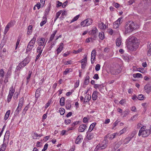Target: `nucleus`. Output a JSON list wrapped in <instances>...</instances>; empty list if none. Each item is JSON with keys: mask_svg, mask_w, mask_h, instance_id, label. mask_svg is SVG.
Wrapping results in <instances>:
<instances>
[{"mask_svg": "<svg viewBox=\"0 0 151 151\" xmlns=\"http://www.w3.org/2000/svg\"><path fill=\"white\" fill-rule=\"evenodd\" d=\"M10 113V111L9 110L6 112V114L5 115L4 119L5 120H7L8 118Z\"/></svg>", "mask_w": 151, "mask_h": 151, "instance_id": "72a5a7b5", "label": "nucleus"}, {"mask_svg": "<svg viewBox=\"0 0 151 151\" xmlns=\"http://www.w3.org/2000/svg\"><path fill=\"white\" fill-rule=\"evenodd\" d=\"M23 61L24 63H26V65L29 63L30 61V59L29 57H27Z\"/></svg>", "mask_w": 151, "mask_h": 151, "instance_id": "a19ab883", "label": "nucleus"}, {"mask_svg": "<svg viewBox=\"0 0 151 151\" xmlns=\"http://www.w3.org/2000/svg\"><path fill=\"white\" fill-rule=\"evenodd\" d=\"M71 122V121L70 119H65V120L64 123L66 125H68Z\"/></svg>", "mask_w": 151, "mask_h": 151, "instance_id": "6e6d98bb", "label": "nucleus"}, {"mask_svg": "<svg viewBox=\"0 0 151 151\" xmlns=\"http://www.w3.org/2000/svg\"><path fill=\"white\" fill-rule=\"evenodd\" d=\"M89 77L88 75L86 76V79L84 80V84L85 85H88L89 82Z\"/></svg>", "mask_w": 151, "mask_h": 151, "instance_id": "cd10ccee", "label": "nucleus"}, {"mask_svg": "<svg viewBox=\"0 0 151 151\" xmlns=\"http://www.w3.org/2000/svg\"><path fill=\"white\" fill-rule=\"evenodd\" d=\"M9 27L8 26H7L6 25V27L5 28L4 32V35L6 34V33L9 31Z\"/></svg>", "mask_w": 151, "mask_h": 151, "instance_id": "864d4df0", "label": "nucleus"}, {"mask_svg": "<svg viewBox=\"0 0 151 151\" xmlns=\"http://www.w3.org/2000/svg\"><path fill=\"white\" fill-rule=\"evenodd\" d=\"M117 133H114L111 134H109V139H112L115 138L116 134H117Z\"/></svg>", "mask_w": 151, "mask_h": 151, "instance_id": "ea45409f", "label": "nucleus"}, {"mask_svg": "<svg viewBox=\"0 0 151 151\" xmlns=\"http://www.w3.org/2000/svg\"><path fill=\"white\" fill-rule=\"evenodd\" d=\"M122 144V141H119L115 145V146L114 147V149L115 150L117 149L120 147Z\"/></svg>", "mask_w": 151, "mask_h": 151, "instance_id": "7c9ffc66", "label": "nucleus"}, {"mask_svg": "<svg viewBox=\"0 0 151 151\" xmlns=\"http://www.w3.org/2000/svg\"><path fill=\"white\" fill-rule=\"evenodd\" d=\"M10 73L9 71H8L5 76V78L8 79L10 77Z\"/></svg>", "mask_w": 151, "mask_h": 151, "instance_id": "4d7b16f0", "label": "nucleus"}, {"mask_svg": "<svg viewBox=\"0 0 151 151\" xmlns=\"http://www.w3.org/2000/svg\"><path fill=\"white\" fill-rule=\"evenodd\" d=\"M32 27L31 25H29L28 27L27 33L28 35L30 34L32 32Z\"/></svg>", "mask_w": 151, "mask_h": 151, "instance_id": "4c0bfd02", "label": "nucleus"}, {"mask_svg": "<svg viewBox=\"0 0 151 151\" xmlns=\"http://www.w3.org/2000/svg\"><path fill=\"white\" fill-rule=\"evenodd\" d=\"M121 43V38L119 37L116 40V44L117 46H119Z\"/></svg>", "mask_w": 151, "mask_h": 151, "instance_id": "b1692460", "label": "nucleus"}, {"mask_svg": "<svg viewBox=\"0 0 151 151\" xmlns=\"http://www.w3.org/2000/svg\"><path fill=\"white\" fill-rule=\"evenodd\" d=\"M122 18L121 17L114 23L113 27L114 28H117L119 27V25L122 23L121 20Z\"/></svg>", "mask_w": 151, "mask_h": 151, "instance_id": "0eeeda50", "label": "nucleus"}, {"mask_svg": "<svg viewBox=\"0 0 151 151\" xmlns=\"http://www.w3.org/2000/svg\"><path fill=\"white\" fill-rule=\"evenodd\" d=\"M129 111L128 109L126 110L123 112V117L129 114Z\"/></svg>", "mask_w": 151, "mask_h": 151, "instance_id": "49530a36", "label": "nucleus"}, {"mask_svg": "<svg viewBox=\"0 0 151 151\" xmlns=\"http://www.w3.org/2000/svg\"><path fill=\"white\" fill-rule=\"evenodd\" d=\"M91 98V95H86L84 99V103L85 104L88 102Z\"/></svg>", "mask_w": 151, "mask_h": 151, "instance_id": "aec40b11", "label": "nucleus"}, {"mask_svg": "<svg viewBox=\"0 0 151 151\" xmlns=\"http://www.w3.org/2000/svg\"><path fill=\"white\" fill-rule=\"evenodd\" d=\"M37 53H38V54L37 55L35 60V61H36L37 60L39 59V57L41 55L42 53V52H37Z\"/></svg>", "mask_w": 151, "mask_h": 151, "instance_id": "bf43d9fd", "label": "nucleus"}, {"mask_svg": "<svg viewBox=\"0 0 151 151\" xmlns=\"http://www.w3.org/2000/svg\"><path fill=\"white\" fill-rule=\"evenodd\" d=\"M37 37V35H35L32 39L29 42L27 48L26 52L31 51L34 47L35 44L36 40V38Z\"/></svg>", "mask_w": 151, "mask_h": 151, "instance_id": "7ed1b4c3", "label": "nucleus"}, {"mask_svg": "<svg viewBox=\"0 0 151 151\" xmlns=\"http://www.w3.org/2000/svg\"><path fill=\"white\" fill-rule=\"evenodd\" d=\"M63 47V43H61L59 45V47L56 50L57 53L58 55L61 52Z\"/></svg>", "mask_w": 151, "mask_h": 151, "instance_id": "ddd939ff", "label": "nucleus"}, {"mask_svg": "<svg viewBox=\"0 0 151 151\" xmlns=\"http://www.w3.org/2000/svg\"><path fill=\"white\" fill-rule=\"evenodd\" d=\"M133 137V136H132V137H127L126 138V139H125V140H124V141H126L125 142V143H124V144H127L128 143V142H129L131 140V139Z\"/></svg>", "mask_w": 151, "mask_h": 151, "instance_id": "c9c22d12", "label": "nucleus"}, {"mask_svg": "<svg viewBox=\"0 0 151 151\" xmlns=\"http://www.w3.org/2000/svg\"><path fill=\"white\" fill-rule=\"evenodd\" d=\"M96 123H93L90 126L88 130V132H90L93 129L94 127L96 125Z\"/></svg>", "mask_w": 151, "mask_h": 151, "instance_id": "4be33fe9", "label": "nucleus"}, {"mask_svg": "<svg viewBox=\"0 0 151 151\" xmlns=\"http://www.w3.org/2000/svg\"><path fill=\"white\" fill-rule=\"evenodd\" d=\"M48 144L47 143H46L44 145V148L42 150V151H45L47 148L48 146Z\"/></svg>", "mask_w": 151, "mask_h": 151, "instance_id": "13d9d810", "label": "nucleus"}, {"mask_svg": "<svg viewBox=\"0 0 151 151\" xmlns=\"http://www.w3.org/2000/svg\"><path fill=\"white\" fill-rule=\"evenodd\" d=\"M146 129V126H143L142 127H141V128L140 129L139 133H138V136H140L141 135H142V132L144 131V130H145Z\"/></svg>", "mask_w": 151, "mask_h": 151, "instance_id": "412c9836", "label": "nucleus"}, {"mask_svg": "<svg viewBox=\"0 0 151 151\" xmlns=\"http://www.w3.org/2000/svg\"><path fill=\"white\" fill-rule=\"evenodd\" d=\"M13 95H8L7 98V102L9 103L11 100Z\"/></svg>", "mask_w": 151, "mask_h": 151, "instance_id": "052dcab7", "label": "nucleus"}, {"mask_svg": "<svg viewBox=\"0 0 151 151\" xmlns=\"http://www.w3.org/2000/svg\"><path fill=\"white\" fill-rule=\"evenodd\" d=\"M84 57L81 61V67L83 69H84L86 64L87 62V56L86 55H84Z\"/></svg>", "mask_w": 151, "mask_h": 151, "instance_id": "6e6552de", "label": "nucleus"}, {"mask_svg": "<svg viewBox=\"0 0 151 151\" xmlns=\"http://www.w3.org/2000/svg\"><path fill=\"white\" fill-rule=\"evenodd\" d=\"M145 90L147 93H149L151 91V86L150 84L146 85L145 87Z\"/></svg>", "mask_w": 151, "mask_h": 151, "instance_id": "9d476101", "label": "nucleus"}, {"mask_svg": "<svg viewBox=\"0 0 151 151\" xmlns=\"http://www.w3.org/2000/svg\"><path fill=\"white\" fill-rule=\"evenodd\" d=\"M86 26H88L91 25L92 23V20L91 19H87L85 20Z\"/></svg>", "mask_w": 151, "mask_h": 151, "instance_id": "a211bd4d", "label": "nucleus"}, {"mask_svg": "<svg viewBox=\"0 0 151 151\" xmlns=\"http://www.w3.org/2000/svg\"><path fill=\"white\" fill-rule=\"evenodd\" d=\"M24 100V98H22L20 100L18 106L14 112L15 115H17L19 113V111L21 110V108H22L23 105V102Z\"/></svg>", "mask_w": 151, "mask_h": 151, "instance_id": "20e7f679", "label": "nucleus"}, {"mask_svg": "<svg viewBox=\"0 0 151 151\" xmlns=\"http://www.w3.org/2000/svg\"><path fill=\"white\" fill-rule=\"evenodd\" d=\"M79 81L78 80L75 84V87L76 88L78 87L79 85Z\"/></svg>", "mask_w": 151, "mask_h": 151, "instance_id": "69168bd1", "label": "nucleus"}, {"mask_svg": "<svg viewBox=\"0 0 151 151\" xmlns=\"http://www.w3.org/2000/svg\"><path fill=\"white\" fill-rule=\"evenodd\" d=\"M122 71V69L119 67L117 69H114L112 72V73L113 75H117L121 72Z\"/></svg>", "mask_w": 151, "mask_h": 151, "instance_id": "2eb2a0df", "label": "nucleus"}, {"mask_svg": "<svg viewBox=\"0 0 151 151\" xmlns=\"http://www.w3.org/2000/svg\"><path fill=\"white\" fill-rule=\"evenodd\" d=\"M9 137V130H7L6 131L5 135H4V139L6 138L8 140Z\"/></svg>", "mask_w": 151, "mask_h": 151, "instance_id": "473e14b6", "label": "nucleus"}, {"mask_svg": "<svg viewBox=\"0 0 151 151\" xmlns=\"http://www.w3.org/2000/svg\"><path fill=\"white\" fill-rule=\"evenodd\" d=\"M82 137L81 135H79L77 137L75 142L76 144H78L81 142L82 140L83 139V138L81 137Z\"/></svg>", "mask_w": 151, "mask_h": 151, "instance_id": "f3484780", "label": "nucleus"}, {"mask_svg": "<svg viewBox=\"0 0 151 151\" xmlns=\"http://www.w3.org/2000/svg\"><path fill=\"white\" fill-rule=\"evenodd\" d=\"M57 4L56 5V7H60L61 6H62V2H60L59 1H57Z\"/></svg>", "mask_w": 151, "mask_h": 151, "instance_id": "338daca9", "label": "nucleus"}, {"mask_svg": "<svg viewBox=\"0 0 151 151\" xmlns=\"http://www.w3.org/2000/svg\"><path fill=\"white\" fill-rule=\"evenodd\" d=\"M99 37L101 40H103L104 38V33L103 32H99Z\"/></svg>", "mask_w": 151, "mask_h": 151, "instance_id": "2f4dec72", "label": "nucleus"}, {"mask_svg": "<svg viewBox=\"0 0 151 151\" xmlns=\"http://www.w3.org/2000/svg\"><path fill=\"white\" fill-rule=\"evenodd\" d=\"M44 47L38 46L37 49V52H42Z\"/></svg>", "mask_w": 151, "mask_h": 151, "instance_id": "a878e982", "label": "nucleus"}, {"mask_svg": "<svg viewBox=\"0 0 151 151\" xmlns=\"http://www.w3.org/2000/svg\"><path fill=\"white\" fill-rule=\"evenodd\" d=\"M14 24L13 22L11 21L9 23L6 25L10 28L14 26Z\"/></svg>", "mask_w": 151, "mask_h": 151, "instance_id": "8fccbe9b", "label": "nucleus"}, {"mask_svg": "<svg viewBox=\"0 0 151 151\" xmlns=\"http://www.w3.org/2000/svg\"><path fill=\"white\" fill-rule=\"evenodd\" d=\"M124 27L125 32L127 34L130 33L136 29L137 27V25L136 23L129 21L126 23Z\"/></svg>", "mask_w": 151, "mask_h": 151, "instance_id": "f03ea898", "label": "nucleus"}, {"mask_svg": "<svg viewBox=\"0 0 151 151\" xmlns=\"http://www.w3.org/2000/svg\"><path fill=\"white\" fill-rule=\"evenodd\" d=\"M57 32V30H55L53 32V34H52L51 37L50 38L49 41H51L53 39L55 35H56V33Z\"/></svg>", "mask_w": 151, "mask_h": 151, "instance_id": "c85d7f7f", "label": "nucleus"}, {"mask_svg": "<svg viewBox=\"0 0 151 151\" xmlns=\"http://www.w3.org/2000/svg\"><path fill=\"white\" fill-rule=\"evenodd\" d=\"M95 70L96 71H99L100 69V65L99 64H97L95 66Z\"/></svg>", "mask_w": 151, "mask_h": 151, "instance_id": "5fc2aeb1", "label": "nucleus"}, {"mask_svg": "<svg viewBox=\"0 0 151 151\" xmlns=\"http://www.w3.org/2000/svg\"><path fill=\"white\" fill-rule=\"evenodd\" d=\"M82 51V49L81 48H79L77 50H73V52L74 53L78 54L81 52Z\"/></svg>", "mask_w": 151, "mask_h": 151, "instance_id": "603ef678", "label": "nucleus"}, {"mask_svg": "<svg viewBox=\"0 0 151 151\" xmlns=\"http://www.w3.org/2000/svg\"><path fill=\"white\" fill-rule=\"evenodd\" d=\"M44 91L42 90L40 88H38L35 94H39L42 93Z\"/></svg>", "mask_w": 151, "mask_h": 151, "instance_id": "f704fd0d", "label": "nucleus"}, {"mask_svg": "<svg viewBox=\"0 0 151 151\" xmlns=\"http://www.w3.org/2000/svg\"><path fill=\"white\" fill-rule=\"evenodd\" d=\"M26 65V63H24L23 61H22L19 64L18 66L17 67V70H20L22 68H23Z\"/></svg>", "mask_w": 151, "mask_h": 151, "instance_id": "f8f14e48", "label": "nucleus"}, {"mask_svg": "<svg viewBox=\"0 0 151 151\" xmlns=\"http://www.w3.org/2000/svg\"><path fill=\"white\" fill-rule=\"evenodd\" d=\"M59 111L60 112V113L61 115H63L65 113V110L63 108H61L59 109Z\"/></svg>", "mask_w": 151, "mask_h": 151, "instance_id": "a18cd8bd", "label": "nucleus"}, {"mask_svg": "<svg viewBox=\"0 0 151 151\" xmlns=\"http://www.w3.org/2000/svg\"><path fill=\"white\" fill-rule=\"evenodd\" d=\"M145 98L144 95H138V96H137L136 95H134V96L132 98L133 100H134L137 98L139 100H142L145 99Z\"/></svg>", "mask_w": 151, "mask_h": 151, "instance_id": "1a4fd4ad", "label": "nucleus"}, {"mask_svg": "<svg viewBox=\"0 0 151 151\" xmlns=\"http://www.w3.org/2000/svg\"><path fill=\"white\" fill-rule=\"evenodd\" d=\"M45 38L41 37L39 38L37 40L38 46L45 47L46 42H45Z\"/></svg>", "mask_w": 151, "mask_h": 151, "instance_id": "39448f33", "label": "nucleus"}, {"mask_svg": "<svg viewBox=\"0 0 151 151\" xmlns=\"http://www.w3.org/2000/svg\"><path fill=\"white\" fill-rule=\"evenodd\" d=\"M99 27L100 29H105V25L103 23L101 22V23L99 24Z\"/></svg>", "mask_w": 151, "mask_h": 151, "instance_id": "c03bdc74", "label": "nucleus"}, {"mask_svg": "<svg viewBox=\"0 0 151 151\" xmlns=\"http://www.w3.org/2000/svg\"><path fill=\"white\" fill-rule=\"evenodd\" d=\"M87 127V126L86 125L82 124L78 128V130L80 132H83Z\"/></svg>", "mask_w": 151, "mask_h": 151, "instance_id": "9b49d317", "label": "nucleus"}, {"mask_svg": "<svg viewBox=\"0 0 151 151\" xmlns=\"http://www.w3.org/2000/svg\"><path fill=\"white\" fill-rule=\"evenodd\" d=\"M150 134L149 131L147 129L142 132V137H147Z\"/></svg>", "mask_w": 151, "mask_h": 151, "instance_id": "dca6fc26", "label": "nucleus"}, {"mask_svg": "<svg viewBox=\"0 0 151 151\" xmlns=\"http://www.w3.org/2000/svg\"><path fill=\"white\" fill-rule=\"evenodd\" d=\"M60 104L61 106H63L65 104V98L62 97L60 100Z\"/></svg>", "mask_w": 151, "mask_h": 151, "instance_id": "bb28decb", "label": "nucleus"}, {"mask_svg": "<svg viewBox=\"0 0 151 151\" xmlns=\"http://www.w3.org/2000/svg\"><path fill=\"white\" fill-rule=\"evenodd\" d=\"M137 116H138L137 115V114L134 115L133 116H132L131 118V120H132V121L134 120L135 119H136L137 118Z\"/></svg>", "mask_w": 151, "mask_h": 151, "instance_id": "774afa93", "label": "nucleus"}, {"mask_svg": "<svg viewBox=\"0 0 151 151\" xmlns=\"http://www.w3.org/2000/svg\"><path fill=\"white\" fill-rule=\"evenodd\" d=\"M79 15H78L74 17L73 19L71 21L70 23H72L75 21L77 20L79 18Z\"/></svg>", "mask_w": 151, "mask_h": 151, "instance_id": "37998d69", "label": "nucleus"}, {"mask_svg": "<svg viewBox=\"0 0 151 151\" xmlns=\"http://www.w3.org/2000/svg\"><path fill=\"white\" fill-rule=\"evenodd\" d=\"M62 10H60L59 11L57 12L56 13V16H55L57 18H58L60 16V15L62 13Z\"/></svg>", "mask_w": 151, "mask_h": 151, "instance_id": "680f3d73", "label": "nucleus"}, {"mask_svg": "<svg viewBox=\"0 0 151 151\" xmlns=\"http://www.w3.org/2000/svg\"><path fill=\"white\" fill-rule=\"evenodd\" d=\"M98 30L95 27H93L92 29L88 32L90 35H94L98 32Z\"/></svg>", "mask_w": 151, "mask_h": 151, "instance_id": "4468645a", "label": "nucleus"}, {"mask_svg": "<svg viewBox=\"0 0 151 151\" xmlns=\"http://www.w3.org/2000/svg\"><path fill=\"white\" fill-rule=\"evenodd\" d=\"M47 18L46 17H43L42 20L40 23V26L41 27L42 26L46 23L47 21Z\"/></svg>", "mask_w": 151, "mask_h": 151, "instance_id": "5701e85b", "label": "nucleus"}, {"mask_svg": "<svg viewBox=\"0 0 151 151\" xmlns=\"http://www.w3.org/2000/svg\"><path fill=\"white\" fill-rule=\"evenodd\" d=\"M8 140H5L4 139L3 144L1 145V147H0V151H4L7 147V145L8 144Z\"/></svg>", "mask_w": 151, "mask_h": 151, "instance_id": "423d86ee", "label": "nucleus"}, {"mask_svg": "<svg viewBox=\"0 0 151 151\" xmlns=\"http://www.w3.org/2000/svg\"><path fill=\"white\" fill-rule=\"evenodd\" d=\"M120 122L119 121H118V120H116L114 123L113 124V127L112 128V129H114V128L117 125L118 123Z\"/></svg>", "mask_w": 151, "mask_h": 151, "instance_id": "09e8293b", "label": "nucleus"}, {"mask_svg": "<svg viewBox=\"0 0 151 151\" xmlns=\"http://www.w3.org/2000/svg\"><path fill=\"white\" fill-rule=\"evenodd\" d=\"M50 10V6H48L45 10V15L46 16L47 15L48 13L49 12Z\"/></svg>", "mask_w": 151, "mask_h": 151, "instance_id": "de8ad7c7", "label": "nucleus"}, {"mask_svg": "<svg viewBox=\"0 0 151 151\" xmlns=\"http://www.w3.org/2000/svg\"><path fill=\"white\" fill-rule=\"evenodd\" d=\"M127 41L129 42L127 45V47L129 50H135L138 47L139 44V42L135 37L130 36L127 39Z\"/></svg>", "mask_w": 151, "mask_h": 151, "instance_id": "f257e3e1", "label": "nucleus"}, {"mask_svg": "<svg viewBox=\"0 0 151 151\" xmlns=\"http://www.w3.org/2000/svg\"><path fill=\"white\" fill-rule=\"evenodd\" d=\"M71 107V104L70 103L66 104L65 107L67 109H70Z\"/></svg>", "mask_w": 151, "mask_h": 151, "instance_id": "3c124183", "label": "nucleus"}, {"mask_svg": "<svg viewBox=\"0 0 151 151\" xmlns=\"http://www.w3.org/2000/svg\"><path fill=\"white\" fill-rule=\"evenodd\" d=\"M88 132H86L87 136L86 137L87 139H91L93 138V134L92 133H88Z\"/></svg>", "mask_w": 151, "mask_h": 151, "instance_id": "393cba45", "label": "nucleus"}, {"mask_svg": "<svg viewBox=\"0 0 151 151\" xmlns=\"http://www.w3.org/2000/svg\"><path fill=\"white\" fill-rule=\"evenodd\" d=\"M147 55L148 56H150L151 55V44L150 43L147 46Z\"/></svg>", "mask_w": 151, "mask_h": 151, "instance_id": "6ab92c4d", "label": "nucleus"}, {"mask_svg": "<svg viewBox=\"0 0 151 151\" xmlns=\"http://www.w3.org/2000/svg\"><path fill=\"white\" fill-rule=\"evenodd\" d=\"M4 76V70L1 69L0 70V77L3 78Z\"/></svg>", "mask_w": 151, "mask_h": 151, "instance_id": "58836bf2", "label": "nucleus"}, {"mask_svg": "<svg viewBox=\"0 0 151 151\" xmlns=\"http://www.w3.org/2000/svg\"><path fill=\"white\" fill-rule=\"evenodd\" d=\"M15 90L14 88H13V86H12L10 88L9 94H13Z\"/></svg>", "mask_w": 151, "mask_h": 151, "instance_id": "e433bc0d", "label": "nucleus"}, {"mask_svg": "<svg viewBox=\"0 0 151 151\" xmlns=\"http://www.w3.org/2000/svg\"><path fill=\"white\" fill-rule=\"evenodd\" d=\"M20 40V38H18L17 39V42H16V49L18 47V45H19V44Z\"/></svg>", "mask_w": 151, "mask_h": 151, "instance_id": "e2e57ef3", "label": "nucleus"}, {"mask_svg": "<svg viewBox=\"0 0 151 151\" xmlns=\"http://www.w3.org/2000/svg\"><path fill=\"white\" fill-rule=\"evenodd\" d=\"M133 76L134 78H142V75L140 73L134 74Z\"/></svg>", "mask_w": 151, "mask_h": 151, "instance_id": "c756f323", "label": "nucleus"}, {"mask_svg": "<svg viewBox=\"0 0 151 151\" xmlns=\"http://www.w3.org/2000/svg\"><path fill=\"white\" fill-rule=\"evenodd\" d=\"M28 109V107L27 106L25 107L24 109L23 110L22 113L23 114H25L26 111Z\"/></svg>", "mask_w": 151, "mask_h": 151, "instance_id": "0e129e2a", "label": "nucleus"}, {"mask_svg": "<svg viewBox=\"0 0 151 151\" xmlns=\"http://www.w3.org/2000/svg\"><path fill=\"white\" fill-rule=\"evenodd\" d=\"M96 53V51L95 50H92L91 53V57H92L93 58V57L94 58H95Z\"/></svg>", "mask_w": 151, "mask_h": 151, "instance_id": "79ce46f5", "label": "nucleus"}]
</instances>
